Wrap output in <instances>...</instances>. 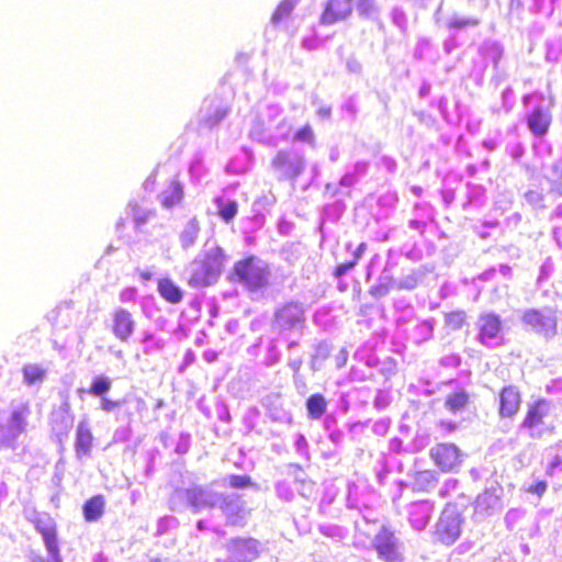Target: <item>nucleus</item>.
Listing matches in <instances>:
<instances>
[{"mask_svg": "<svg viewBox=\"0 0 562 562\" xmlns=\"http://www.w3.org/2000/svg\"><path fill=\"white\" fill-rule=\"evenodd\" d=\"M101 409L104 412H112L113 409L120 407L122 405V401L120 400H111L108 396L101 397Z\"/></svg>", "mask_w": 562, "mask_h": 562, "instance_id": "nucleus-36", "label": "nucleus"}, {"mask_svg": "<svg viewBox=\"0 0 562 562\" xmlns=\"http://www.w3.org/2000/svg\"><path fill=\"white\" fill-rule=\"evenodd\" d=\"M294 139L299 142L314 143L315 137L312 126L310 124L302 126L295 132Z\"/></svg>", "mask_w": 562, "mask_h": 562, "instance_id": "nucleus-32", "label": "nucleus"}, {"mask_svg": "<svg viewBox=\"0 0 562 562\" xmlns=\"http://www.w3.org/2000/svg\"><path fill=\"white\" fill-rule=\"evenodd\" d=\"M479 24L477 19H452L449 21L448 26L450 29L460 30L467 26H474Z\"/></svg>", "mask_w": 562, "mask_h": 562, "instance_id": "nucleus-34", "label": "nucleus"}, {"mask_svg": "<svg viewBox=\"0 0 562 562\" xmlns=\"http://www.w3.org/2000/svg\"><path fill=\"white\" fill-rule=\"evenodd\" d=\"M461 515L453 508H445L436 525L435 537L445 544L451 546L461 535Z\"/></svg>", "mask_w": 562, "mask_h": 562, "instance_id": "nucleus-6", "label": "nucleus"}, {"mask_svg": "<svg viewBox=\"0 0 562 562\" xmlns=\"http://www.w3.org/2000/svg\"><path fill=\"white\" fill-rule=\"evenodd\" d=\"M271 166L285 178L294 179L303 170V160L302 158L293 159L286 150H279L272 158Z\"/></svg>", "mask_w": 562, "mask_h": 562, "instance_id": "nucleus-14", "label": "nucleus"}, {"mask_svg": "<svg viewBox=\"0 0 562 562\" xmlns=\"http://www.w3.org/2000/svg\"><path fill=\"white\" fill-rule=\"evenodd\" d=\"M295 4L296 0H281L272 13L273 23L278 24L284 19L289 18Z\"/></svg>", "mask_w": 562, "mask_h": 562, "instance_id": "nucleus-30", "label": "nucleus"}, {"mask_svg": "<svg viewBox=\"0 0 562 562\" xmlns=\"http://www.w3.org/2000/svg\"><path fill=\"white\" fill-rule=\"evenodd\" d=\"M128 207L131 209L133 221L137 227L147 223L148 220L155 215L154 210L143 209L136 200L130 201Z\"/></svg>", "mask_w": 562, "mask_h": 562, "instance_id": "nucleus-24", "label": "nucleus"}, {"mask_svg": "<svg viewBox=\"0 0 562 562\" xmlns=\"http://www.w3.org/2000/svg\"><path fill=\"white\" fill-rule=\"evenodd\" d=\"M216 204L218 207L217 213L220 217L226 223L231 222L236 216L238 211V204L236 201L225 202L223 199L218 198L216 199Z\"/></svg>", "mask_w": 562, "mask_h": 562, "instance_id": "nucleus-27", "label": "nucleus"}, {"mask_svg": "<svg viewBox=\"0 0 562 562\" xmlns=\"http://www.w3.org/2000/svg\"><path fill=\"white\" fill-rule=\"evenodd\" d=\"M552 407V403L547 398H538L528 404L521 427L527 429L531 437H540L543 432L546 420L550 417Z\"/></svg>", "mask_w": 562, "mask_h": 562, "instance_id": "nucleus-4", "label": "nucleus"}, {"mask_svg": "<svg viewBox=\"0 0 562 562\" xmlns=\"http://www.w3.org/2000/svg\"><path fill=\"white\" fill-rule=\"evenodd\" d=\"M429 456L441 472H453L462 463L461 450L454 443H437L430 449Z\"/></svg>", "mask_w": 562, "mask_h": 562, "instance_id": "nucleus-7", "label": "nucleus"}, {"mask_svg": "<svg viewBox=\"0 0 562 562\" xmlns=\"http://www.w3.org/2000/svg\"><path fill=\"white\" fill-rule=\"evenodd\" d=\"M357 9L359 14L369 16L375 9L374 0H358Z\"/></svg>", "mask_w": 562, "mask_h": 562, "instance_id": "nucleus-35", "label": "nucleus"}, {"mask_svg": "<svg viewBox=\"0 0 562 562\" xmlns=\"http://www.w3.org/2000/svg\"><path fill=\"white\" fill-rule=\"evenodd\" d=\"M305 322L304 308L299 302L290 301L278 307L273 315V325L279 330H291Z\"/></svg>", "mask_w": 562, "mask_h": 562, "instance_id": "nucleus-8", "label": "nucleus"}, {"mask_svg": "<svg viewBox=\"0 0 562 562\" xmlns=\"http://www.w3.org/2000/svg\"><path fill=\"white\" fill-rule=\"evenodd\" d=\"M467 322V314L464 311H452L445 314V326L449 330H459Z\"/></svg>", "mask_w": 562, "mask_h": 562, "instance_id": "nucleus-29", "label": "nucleus"}, {"mask_svg": "<svg viewBox=\"0 0 562 562\" xmlns=\"http://www.w3.org/2000/svg\"><path fill=\"white\" fill-rule=\"evenodd\" d=\"M318 113L322 115V116H329L330 114V109L329 108H322L318 110Z\"/></svg>", "mask_w": 562, "mask_h": 562, "instance_id": "nucleus-44", "label": "nucleus"}, {"mask_svg": "<svg viewBox=\"0 0 562 562\" xmlns=\"http://www.w3.org/2000/svg\"><path fill=\"white\" fill-rule=\"evenodd\" d=\"M526 122L532 135L542 137L550 130L552 115L548 109L536 108L527 114Z\"/></svg>", "mask_w": 562, "mask_h": 562, "instance_id": "nucleus-15", "label": "nucleus"}, {"mask_svg": "<svg viewBox=\"0 0 562 562\" xmlns=\"http://www.w3.org/2000/svg\"><path fill=\"white\" fill-rule=\"evenodd\" d=\"M547 487L548 485L546 481H538L535 484L528 486L527 492L530 494H535L538 497H542L547 491Z\"/></svg>", "mask_w": 562, "mask_h": 562, "instance_id": "nucleus-37", "label": "nucleus"}, {"mask_svg": "<svg viewBox=\"0 0 562 562\" xmlns=\"http://www.w3.org/2000/svg\"><path fill=\"white\" fill-rule=\"evenodd\" d=\"M228 484L233 488H246L252 485L251 479L248 475H231Z\"/></svg>", "mask_w": 562, "mask_h": 562, "instance_id": "nucleus-33", "label": "nucleus"}, {"mask_svg": "<svg viewBox=\"0 0 562 562\" xmlns=\"http://www.w3.org/2000/svg\"><path fill=\"white\" fill-rule=\"evenodd\" d=\"M227 261L224 249L213 247L201 258L192 262L191 274L188 284L192 288H206L214 284L221 276Z\"/></svg>", "mask_w": 562, "mask_h": 562, "instance_id": "nucleus-1", "label": "nucleus"}, {"mask_svg": "<svg viewBox=\"0 0 562 562\" xmlns=\"http://www.w3.org/2000/svg\"><path fill=\"white\" fill-rule=\"evenodd\" d=\"M93 446V435L89 426L81 422L76 429L75 451L78 458L90 454Z\"/></svg>", "mask_w": 562, "mask_h": 562, "instance_id": "nucleus-16", "label": "nucleus"}, {"mask_svg": "<svg viewBox=\"0 0 562 562\" xmlns=\"http://www.w3.org/2000/svg\"><path fill=\"white\" fill-rule=\"evenodd\" d=\"M105 498L98 494L88 498L82 506V514L86 521L99 520L104 514Z\"/></svg>", "mask_w": 562, "mask_h": 562, "instance_id": "nucleus-19", "label": "nucleus"}, {"mask_svg": "<svg viewBox=\"0 0 562 562\" xmlns=\"http://www.w3.org/2000/svg\"><path fill=\"white\" fill-rule=\"evenodd\" d=\"M430 519V507L424 509L414 506L409 512V521L416 529H424Z\"/></svg>", "mask_w": 562, "mask_h": 562, "instance_id": "nucleus-26", "label": "nucleus"}, {"mask_svg": "<svg viewBox=\"0 0 562 562\" xmlns=\"http://www.w3.org/2000/svg\"><path fill=\"white\" fill-rule=\"evenodd\" d=\"M150 562H161V561L158 559H155V560H151Z\"/></svg>", "mask_w": 562, "mask_h": 562, "instance_id": "nucleus-48", "label": "nucleus"}, {"mask_svg": "<svg viewBox=\"0 0 562 562\" xmlns=\"http://www.w3.org/2000/svg\"><path fill=\"white\" fill-rule=\"evenodd\" d=\"M372 547L378 558L383 562H403L404 555L395 532L389 527L382 526L375 533Z\"/></svg>", "mask_w": 562, "mask_h": 562, "instance_id": "nucleus-3", "label": "nucleus"}, {"mask_svg": "<svg viewBox=\"0 0 562 562\" xmlns=\"http://www.w3.org/2000/svg\"><path fill=\"white\" fill-rule=\"evenodd\" d=\"M184 196L183 187L179 180H171L160 194L164 207L172 209L181 203Z\"/></svg>", "mask_w": 562, "mask_h": 562, "instance_id": "nucleus-17", "label": "nucleus"}, {"mask_svg": "<svg viewBox=\"0 0 562 562\" xmlns=\"http://www.w3.org/2000/svg\"><path fill=\"white\" fill-rule=\"evenodd\" d=\"M522 7V1L521 0H510V8H517V9H520Z\"/></svg>", "mask_w": 562, "mask_h": 562, "instance_id": "nucleus-43", "label": "nucleus"}, {"mask_svg": "<svg viewBox=\"0 0 562 562\" xmlns=\"http://www.w3.org/2000/svg\"><path fill=\"white\" fill-rule=\"evenodd\" d=\"M112 387V380L103 374L95 375L89 389L86 391L89 395L95 396V397H104L109 393V391Z\"/></svg>", "mask_w": 562, "mask_h": 562, "instance_id": "nucleus-21", "label": "nucleus"}, {"mask_svg": "<svg viewBox=\"0 0 562 562\" xmlns=\"http://www.w3.org/2000/svg\"><path fill=\"white\" fill-rule=\"evenodd\" d=\"M366 250H367V244L366 243H360L358 245L357 249L353 252V259L352 260H356V263H358V261L361 259V257L366 252Z\"/></svg>", "mask_w": 562, "mask_h": 562, "instance_id": "nucleus-41", "label": "nucleus"}, {"mask_svg": "<svg viewBox=\"0 0 562 562\" xmlns=\"http://www.w3.org/2000/svg\"><path fill=\"white\" fill-rule=\"evenodd\" d=\"M390 286L387 283H379L370 288L369 292L375 297L383 296L389 293Z\"/></svg>", "mask_w": 562, "mask_h": 562, "instance_id": "nucleus-39", "label": "nucleus"}, {"mask_svg": "<svg viewBox=\"0 0 562 562\" xmlns=\"http://www.w3.org/2000/svg\"><path fill=\"white\" fill-rule=\"evenodd\" d=\"M135 321L125 308H115L112 313V331L121 341H127L134 334Z\"/></svg>", "mask_w": 562, "mask_h": 562, "instance_id": "nucleus-13", "label": "nucleus"}, {"mask_svg": "<svg viewBox=\"0 0 562 562\" xmlns=\"http://www.w3.org/2000/svg\"><path fill=\"white\" fill-rule=\"evenodd\" d=\"M24 382L29 385L41 382L46 376V370L37 364H27L22 369Z\"/></svg>", "mask_w": 562, "mask_h": 562, "instance_id": "nucleus-25", "label": "nucleus"}, {"mask_svg": "<svg viewBox=\"0 0 562 562\" xmlns=\"http://www.w3.org/2000/svg\"><path fill=\"white\" fill-rule=\"evenodd\" d=\"M438 426L445 434L452 432L457 429V424L451 420H440Z\"/></svg>", "mask_w": 562, "mask_h": 562, "instance_id": "nucleus-40", "label": "nucleus"}, {"mask_svg": "<svg viewBox=\"0 0 562 562\" xmlns=\"http://www.w3.org/2000/svg\"><path fill=\"white\" fill-rule=\"evenodd\" d=\"M355 0H327L319 15V23L331 25L347 19L353 10Z\"/></svg>", "mask_w": 562, "mask_h": 562, "instance_id": "nucleus-10", "label": "nucleus"}, {"mask_svg": "<svg viewBox=\"0 0 562 562\" xmlns=\"http://www.w3.org/2000/svg\"><path fill=\"white\" fill-rule=\"evenodd\" d=\"M188 502L194 507H201L206 504L205 491L201 487H193L186 492Z\"/></svg>", "mask_w": 562, "mask_h": 562, "instance_id": "nucleus-31", "label": "nucleus"}, {"mask_svg": "<svg viewBox=\"0 0 562 562\" xmlns=\"http://www.w3.org/2000/svg\"><path fill=\"white\" fill-rule=\"evenodd\" d=\"M157 291L170 304H178L183 299L182 290L169 278H160L158 280Z\"/></svg>", "mask_w": 562, "mask_h": 562, "instance_id": "nucleus-18", "label": "nucleus"}, {"mask_svg": "<svg viewBox=\"0 0 562 562\" xmlns=\"http://www.w3.org/2000/svg\"><path fill=\"white\" fill-rule=\"evenodd\" d=\"M269 277L268 265L255 255H247L234 263L229 280L250 291H257L269 284Z\"/></svg>", "mask_w": 562, "mask_h": 562, "instance_id": "nucleus-2", "label": "nucleus"}, {"mask_svg": "<svg viewBox=\"0 0 562 562\" xmlns=\"http://www.w3.org/2000/svg\"><path fill=\"white\" fill-rule=\"evenodd\" d=\"M327 402L322 394H313L306 401L310 418L319 419L326 412Z\"/></svg>", "mask_w": 562, "mask_h": 562, "instance_id": "nucleus-22", "label": "nucleus"}, {"mask_svg": "<svg viewBox=\"0 0 562 562\" xmlns=\"http://www.w3.org/2000/svg\"><path fill=\"white\" fill-rule=\"evenodd\" d=\"M32 521L35 529L42 535L53 561L61 562L55 521L50 517H36Z\"/></svg>", "mask_w": 562, "mask_h": 562, "instance_id": "nucleus-11", "label": "nucleus"}, {"mask_svg": "<svg viewBox=\"0 0 562 562\" xmlns=\"http://www.w3.org/2000/svg\"><path fill=\"white\" fill-rule=\"evenodd\" d=\"M561 246H562V241H561Z\"/></svg>", "mask_w": 562, "mask_h": 562, "instance_id": "nucleus-49", "label": "nucleus"}, {"mask_svg": "<svg viewBox=\"0 0 562 562\" xmlns=\"http://www.w3.org/2000/svg\"><path fill=\"white\" fill-rule=\"evenodd\" d=\"M356 265V260H350L348 262L337 265L334 269V276L339 278L342 274H345L348 270L352 269Z\"/></svg>", "mask_w": 562, "mask_h": 562, "instance_id": "nucleus-38", "label": "nucleus"}, {"mask_svg": "<svg viewBox=\"0 0 562 562\" xmlns=\"http://www.w3.org/2000/svg\"><path fill=\"white\" fill-rule=\"evenodd\" d=\"M470 402V396L464 390H458L445 397V407L456 414L465 409Z\"/></svg>", "mask_w": 562, "mask_h": 562, "instance_id": "nucleus-20", "label": "nucleus"}, {"mask_svg": "<svg viewBox=\"0 0 562 562\" xmlns=\"http://www.w3.org/2000/svg\"><path fill=\"white\" fill-rule=\"evenodd\" d=\"M559 463H560V461H559V460H555L554 462H552V463H551V467H550V469L547 471V473H548L549 475H551V474H552V470H553V468H554V467H557Z\"/></svg>", "mask_w": 562, "mask_h": 562, "instance_id": "nucleus-45", "label": "nucleus"}, {"mask_svg": "<svg viewBox=\"0 0 562 562\" xmlns=\"http://www.w3.org/2000/svg\"><path fill=\"white\" fill-rule=\"evenodd\" d=\"M409 227L416 231H419L420 233H424L426 228V222L418 221V220H412L409 222Z\"/></svg>", "mask_w": 562, "mask_h": 562, "instance_id": "nucleus-42", "label": "nucleus"}, {"mask_svg": "<svg viewBox=\"0 0 562 562\" xmlns=\"http://www.w3.org/2000/svg\"><path fill=\"white\" fill-rule=\"evenodd\" d=\"M521 406V393L516 385H506L499 391L498 415L501 418H514Z\"/></svg>", "mask_w": 562, "mask_h": 562, "instance_id": "nucleus-12", "label": "nucleus"}, {"mask_svg": "<svg viewBox=\"0 0 562 562\" xmlns=\"http://www.w3.org/2000/svg\"><path fill=\"white\" fill-rule=\"evenodd\" d=\"M477 340L483 346H490L493 340L502 338L503 321L494 312H484L477 318Z\"/></svg>", "mask_w": 562, "mask_h": 562, "instance_id": "nucleus-9", "label": "nucleus"}, {"mask_svg": "<svg viewBox=\"0 0 562 562\" xmlns=\"http://www.w3.org/2000/svg\"><path fill=\"white\" fill-rule=\"evenodd\" d=\"M33 562H46L45 559L41 555H36L33 558Z\"/></svg>", "mask_w": 562, "mask_h": 562, "instance_id": "nucleus-47", "label": "nucleus"}, {"mask_svg": "<svg viewBox=\"0 0 562 562\" xmlns=\"http://www.w3.org/2000/svg\"><path fill=\"white\" fill-rule=\"evenodd\" d=\"M522 323L535 333L546 338H552L558 334V322L554 312L530 308L524 312Z\"/></svg>", "mask_w": 562, "mask_h": 562, "instance_id": "nucleus-5", "label": "nucleus"}, {"mask_svg": "<svg viewBox=\"0 0 562 562\" xmlns=\"http://www.w3.org/2000/svg\"><path fill=\"white\" fill-rule=\"evenodd\" d=\"M140 277L144 279V280H149L151 278V273L150 272H142L140 273Z\"/></svg>", "mask_w": 562, "mask_h": 562, "instance_id": "nucleus-46", "label": "nucleus"}, {"mask_svg": "<svg viewBox=\"0 0 562 562\" xmlns=\"http://www.w3.org/2000/svg\"><path fill=\"white\" fill-rule=\"evenodd\" d=\"M29 414L30 405L27 403L15 408L10 417L11 427L18 432H23L26 428V417Z\"/></svg>", "mask_w": 562, "mask_h": 562, "instance_id": "nucleus-23", "label": "nucleus"}, {"mask_svg": "<svg viewBox=\"0 0 562 562\" xmlns=\"http://www.w3.org/2000/svg\"><path fill=\"white\" fill-rule=\"evenodd\" d=\"M435 482H437V475L431 470L418 471L414 475V486L417 491H426Z\"/></svg>", "mask_w": 562, "mask_h": 562, "instance_id": "nucleus-28", "label": "nucleus"}]
</instances>
